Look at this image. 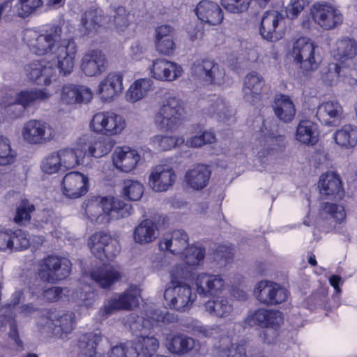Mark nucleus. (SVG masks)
Returning <instances> with one entry per match:
<instances>
[{
    "mask_svg": "<svg viewBox=\"0 0 357 357\" xmlns=\"http://www.w3.org/2000/svg\"><path fill=\"white\" fill-rule=\"evenodd\" d=\"M29 238L24 231L22 229L12 230L10 250H25L29 247Z\"/></svg>",
    "mask_w": 357,
    "mask_h": 357,
    "instance_id": "53",
    "label": "nucleus"
},
{
    "mask_svg": "<svg viewBox=\"0 0 357 357\" xmlns=\"http://www.w3.org/2000/svg\"><path fill=\"white\" fill-rule=\"evenodd\" d=\"M101 335L96 333H88L80 338L79 347L86 357H105V355L96 350V346L102 340Z\"/></svg>",
    "mask_w": 357,
    "mask_h": 357,
    "instance_id": "45",
    "label": "nucleus"
},
{
    "mask_svg": "<svg viewBox=\"0 0 357 357\" xmlns=\"http://www.w3.org/2000/svg\"><path fill=\"white\" fill-rule=\"evenodd\" d=\"M181 255L183 256V260L188 265L198 266L204 258L205 250L199 247L189 246Z\"/></svg>",
    "mask_w": 357,
    "mask_h": 357,
    "instance_id": "52",
    "label": "nucleus"
},
{
    "mask_svg": "<svg viewBox=\"0 0 357 357\" xmlns=\"http://www.w3.org/2000/svg\"><path fill=\"white\" fill-rule=\"evenodd\" d=\"M139 296V289L135 286H131L124 292L115 294L107 300L100 312L102 315L108 316L115 310H132L138 305Z\"/></svg>",
    "mask_w": 357,
    "mask_h": 357,
    "instance_id": "12",
    "label": "nucleus"
},
{
    "mask_svg": "<svg viewBox=\"0 0 357 357\" xmlns=\"http://www.w3.org/2000/svg\"><path fill=\"white\" fill-rule=\"evenodd\" d=\"M311 14L316 24L326 30H330L343 22L342 13L328 3H315L311 8Z\"/></svg>",
    "mask_w": 357,
    "mask_h": 357,
    "instance_id": "15",
    "label": "nucleus"
},
{
    "mask_svg": "<svg viewBox=\"0 0 357 357\" xmlns=\"http://www.w3.org/2000/svg\"><path fill=\"white\" fill-rule=\"evenodd\" d=\"M134 347L137 348L138 356L151 357L159 347V341L153 336H140Z\"/></svg>",
    "mask_w": 357,
    "mask_h": 357,
    "instance_id": "46",
    "label": "nucleus"
},
{
    "mask_svg": "<svg viewBox=\"0 0 357 357\" xmlns=\"http://www.w3.org/2000/svg\"><path fill=\"white\" fill-rule=\"evenodd\" d=\"M153 82L149 78H140L131 84L126 93V99L135 103L144 98L151 90Z\"/></svg>",
    "mask_w": 357,
    "mask_h": 357,
    "instance_id": "42",
    "label": "nucleus"
},
{
    "mask_svg": "<svg viewBox=\"0 0 357 357\" xmlns=\"http://www.w3.org/2000/svg\"><path fill=\"white\" fill-rule=\"evenodd\" d=\"M254 293L258 301L267 305L282 303L287 300L288 296L286 289L269 281L258 282Z\"/></svg>",
    "mask_w": 357,
    "mask_h": 357,
    "instance_id": "16",
    "label": "nucleus"
},
{
    "mask_svg": "<svg viewBox=\"0 0 357 357\" xmlns=\"http://www.w3.org/2000/svg\"><path fill=\"white\" fill-rule=\"evenodd\" d=\"M208 113L220 121H227L233 116L232 109L221 99H217L209 105Z\"/></svg>",
    "mask_w": 357,
    "mask_h": 357,
    "instance_id": "47",
    "label": "nucleus"
},
{
    "mask_svg": "<svg viewBox=\"0 0 357 357\" xmlns=\"http://www.w3.org/2000/svg\"><path fill=\"white\" fill-rule=\"evenodd\" d=\"M252 0H222V4L228 11L240 13L246 11Z\"/></svg>",
    "mask_w": 357,
    "mask_h": 357,
    "instance_id": "57",
    "label": "nucleus"
},
{
    "mask_svg": "<svg viewBox=\"0 0 357 357\" xmlns=\"http://www.w3.org/2000/svg\"><path fill=\"white\" fill-rule=\"evenodd\" d=\"M42 0H18L11 14L20 17H26L43 5Z\"/></svg>",
    "mask_w": 357,
    "mask_h": 357,
    "instance_id": "49",
    "label": "nucleus"
},
{
    "mask_svg": "<svg viewBox=\"0 0 357 357\" xmlns=\"http://www.w3.org/2000/svg\"><path fill=\"white\" fill-rule=\"evenodd\" d=\"M333 138L340 146L354 147L357 145V127L351 124L344 125L335 132Z\"/></svg>",
    "mask_w": 357,
    "mask_h": 357,
    "instance_id": "43",
    "label": "nucleus"
},
{
    "mask_svg": "<svg viewBox=\"0 0 357 357\" xmlns=\"http://www.w3.org/2000/svg\"><path fill=\"white\" fill-rule=\"evenodd\" d=\"M68 23L54 25L45 33H39L33 30H26L24 39L30 50L36 54H51L56 61L59 73L67 76L74 70L78 47L72 38H63L70 33Z\"/></svg>",
    "mask_w": 357,
    "mask_h": 357,
    "instance_id": "1",
    "label": "nucleus"
},
{
    "mask_svg": "<svg viewBox=\"0 0 357 357\" xmlns=\"http://www.w3.org/2000/svg\"><path fill=\"white\" fill-rule=\"evenodd\" d=\"M185 109L181 101L174 96L167 98L155 116V123L161 130L172 131L181 123Z\"/></svg>",
    "mask_w": 357,
    "mask_h": 357,
    "instance_id": "5",
    "label": "nucleus"
},
{
    "mask_svg": "<svg viewBox=\"0 0 357 357\" xmlns=\"http://www.w3.org/2000/svg\"><path fill=\"white\" fill-rule=\"evenodd\" d=\"M188 234L183 229L174 230L166 235L159 243L161 250H168L174 255H181L189 246Z\"/></svg>",
    "mask_w": 357,
    "mask_h": 357,
    "instance_id": "27",
    "label": "nucleus"
},
{
    "mask_svg": "<svg viewBox=\"0 0 357 357\" xmlns=\"http://www.w3.org/2000/svg\"><path fill=\"white\" fill-rule=\"evenodd\" d=\"M205 309L213 317L226 319L231 315L234 307L227 297L217 296L205 303Z\"/></svg>",
    "mask_w": 357,
    "mask_h": 357,
    "instance_id": "36",
    "label": "nucleus"
},
{
    "mask_svg": "<svg viewBox=\"0 0 357 357\" xmlns=\"http://www.w3.org/2000/svg\"><path fill=\"white\" fill-rule=\"evenodd\" d=\"M265 85V80L261 75L256 71L248 73L243 81L242 93L243 99L253 103L259 99L260 94Z\"/></svg>",
    "mask_w": 357,
    "mask_h": 357,
    "instance_id": "26",
    "label": "nucleus"
},
{
    "mask_svg": "<svg viewBox=\"0 0 357 357\" xmlns=\"http://www.w3.org/2000/svg\"><path fill=\"white\" fill-rule=\"evenodd\" d=\"M90 276L98 285L106 289L120 280L123 273L119 266L108 265L92 271Z\"/></svg>",
    "mask_w": 357,
    "mask_h": 357,
    "instance_id": "29",
    "label": "nucleus"
},
{
    "mask_svg": "<svg viewBox=\"0 0 357 357\" xmlns=\"http://www.w3.org/2000/svg\"><path fill=\"white\" fill-rule=\"evenodd\" d=\"M272 107L277 118L284 123H290L296 115V108L292 100L286 95L276 96Z\"/></svg>",
    "mask_w": 357,
    "mask_h": 357,
    "instance_id": "33",
    "label": "nucleus"
},
{
    "mask_svg": "<svg viewBox=\"0 0 357 357\" xmlns=\"http://www.w3.org/2000/svg\"><path fill=\"white\" fill-rule=\"evenodd\" d=\"M285 20L282 13L275 10L265 12L261 20L259 33L267 41L276 42L284 35Z\"/></svg>",
    "mask_w": 357,
    "mask_h": 357,
    "instance_id": "9",
    "label": "nucleus"
},
{
    "mask_svg": "<svg viewBox=\"0 0 357 357\" xmlns=\"http://www.w3.org/2000/svg\"><path fill=\"white\" fill-rule=\"evenodd\" d=\"M318 188L321 195L333 196L340 192L341 181L337 174L328 172L320 176Z\"/></svg>",
    "mask_w": 357,
    "mask_h": 357,
    "instance_id": "44",
    "label": "nucleus"
},
{
    "mask_svg": "<svg viewBox=\"0 0 357 357\" xmlns=\"http://www.w3.org/2000/svg\"><path fill=\"white\" fill-rule=\"evenodd\" d=\"M291 56L307 72L317 70L321 62L318 46L307 37L299 38L294 43Z\"/></svg>",
    "mask_w": 357,
    "mask_h": 357,
    "instance_id": "4",
    "label": "nucleus"
},
{
    "mask_svg": "<svg viewBox=\"0 0 357 357\" xmlns=\"http://www.w3.org/2000/svg\"><path fill=\"white\" fill-rule=\"evenodd\" d=\"M176 178L172 168L166 165H158L149 175V185L155 192H165L173 186Z\"/></svg>",
    "mask_w": 357,
    "mask_h": 357,
    "instance_id": "21",
    "label": "nucleus"
},
{
    "mask_svg": "<svg viewBox=\"0 0 357 357\" xmlns=\"http://www.w3.org/2000/svg\"><path fill=\"white\" fill-rule=\"evenodd\" d=\"M311 0H291L288 8L287 15L291 18H294L307 6Z\"/></svg>",
    "mask_w": 357,
    "mask_h": 357,
    "instance_id": "64",
    "label": "nucleus"
},
{
    "mask_svg": "<svg viewBox=\"0 0 357 357\" xmlns=\"http://www.w3.org/2000/svg\"><path fill=\"white\" fill-rule=\"evenodd\" d=\"M55 136V130L48 123L41 120H30L24 123L22 137L27 143L41 144L51 141Z\"/></svg>",
    "mask_w": 357,
    "mask_h": 357,
    "instance_id": "11",
    "label": "nucleus"
},
{
    "mask_svg": "<svg viewBox=\"0 0 357 357\" xmlns=\"http://www.w3.org/2000/svg\"><path fill=\"white\" fill-rule=\"evenodd\" d=\"M316 116L322 124L336 126L344 119V110L337 101L329 100L319 105Z\"/></svg>",
    "mask_w": 357,
    "mask_h": 357,
    "instance_id": "23",
    "label": "nucleus"
},
{
    "mask_svg": "<svg viewBox=\"0 0 357 357\" xmlns=\"http://www.w3.org/2000/svg\"><path fill=\"white\" fill-rule=\"evenodd\" d=\"M156 50L163 55L169 56L175 50L176 45L173 38L155 41Z\"/></svg>",
    "mask_w": 357,
    "mask_h": 357,
    "instance_id": "63",
    "label": "nucleus"
},
{
    "mask_svg": "<svg viewBox=\"0 0 357 357\" xmlns=\"http://www.w3.org/2000/svg\"><path fill=\"white\" fill-rule=\"evenodd\" d=\"M35 210L34 206L27 201H22L17 209L14 220L16 223L23 225L31 219V213Z\"/></svg>",
    "mask_w": 357,
    "mask_h": 357,
    "instance_id": "56",
    "label": "nucleus"
},
{
    "mask_svg": "<svg viewBox=\"0 0 357 357\" xmlns=\"http://www.w3.org/2000/svg\"><path fill=\"white\" fill-rule=\"evenodd\" d=\"M80 146L84 147L85 155H89L100 158L107 155L114 146V142L112 139L99 137L93 141L86 143L82 139L79 140Z\"/></svg>",
    "mask_w": 357,
    "mask_h": 357,
    "instance_id": "35",
    "label": "nucleus"
},
{
    "mask_svg": "<svg viewBox=\"0 0 357 357\" xmlns=\"http://www.w3.org/2000/svg\"><path fill=\"white\" fill-rule=\"evenodd\" d=\"M192 75L205 84L221 85L225 80V71L213 61H195L191 68Z\"/></svg>",
    "mask_w": 357,
    "mask_h": 357,
    "instance_id": "8",
    "label": "nucleus"
},
{
    "mask_svg": "<svg viewBox=\"0 0 357 357\" xmlns=\"http://www.w3.org/2000/svg\"><path fill=\"white\" fill-rule=\"evenodd\" d=\"M140 160L138 152L128 146L117 147L112 154L114 165L124 172H132Z\"/></svg>",
    "mask_w": 357,
    "mask_h": 357,
    "instance_id": "25",
    "label": "nucleus"
},
{
    "mask_svg": "<svg viewBox=\"0 0 357 357\" xmlns=\"http://www.w3.org/2000/svg\"><path fill=\"white\" fill-rule=\"evenodd\" d=\"M75 323V314L73 312L61 314L56 312H47L40 320L41 326L52 330L62 339L73 331Z\"/></svg>",
    "mask_w": 357,
    "mask_h": 357,
    "instance_id": "13",
    "label": "nucleus"
},
{
    "mask_svg": "<svg viewBox=\"0 0 357 357\" xmlns=\"http://www.w3.org/2000/svg\"><path fill=\"white\" fill-rule=\"evenodd\" d=\"M184 142L183 138H176L173 136L156 135L151 139V143L155 149L159 151H167Z\"/></svg>",
    "mask_w": 357,
    "mask_h": 357,
    "instance_id": "48",
    "label": "nucleus"
},
{
    "mask_svg": "<svg viewBox=\"0 0 357 357\" xmlns=\"http://www.w3.org/2000/svg\"><path fill=\"white\" fill-rule=\"evenodd\" d=\"M215 347L220 357H248L247 344L233 343L228 336L222 337Z\"/></svg>",
    "mask_w": 357,
    "mask_h": 357,
    "instance_id": "34",
    "label": "nucleus"
},
{
    "mask_svg": "<svg viewBox=\"0 0 357 357\" xmlns=\"http://www.w3.org/2000/svg\"><path fill=\"white\" fill-rule=\"evenodd\" d=\"M178 270V267H176L171 271L172 280L165 290L164 298L171 308L185 311L191 307L197 296L192 293L190 285L176 280L183 276L181 271Z\"/></svg>",
    "mask_w": 357,
    "mask_h": 357,
    "instance_id": "3",
    "label": "nucleus"
},
{
    "mask_svg": "<svg viewBox=\"0 0 357 357\" xmlns=\"http://www.w3.org/2000/svg\"><path fill=\"white\" fill-rule=\"evenodd\" d=\"M56 61L36 60L25 66L26 77L38 85H50L56 77Z\"/></svg>",
    "mask_w": 357,
    "mask_h": 357,
    "instance_id": "14",
    "label": "nucleus"
},
{
    "mask_svg": "<svg viewBox=\"0 0 357 357\" xmlns=\"http://www.w3.org/2000/svg\"><path fill=\"white\" fill-rule=\"evenodd\" d=\"M108 66L105 53L99 49H91L85 52L81 59L80 68L88 77H97L104 73Z\"/></svg>",
    "mask_w": 357,
    "mask_h": 357,
    "instance_id": "19",
    "label": "nucleus"
},
{
    "mask_svg": "<svg viewBox=\"0 0 357 357\" xmlns=\"http://www.w3.org/2000/svg\"><path fill=\"white\" fill-rule=\"evenodd\" d=\"M107 17L102 15L98 10L86 12L82 17L80 31L83 35L95 33L100 26H109Z\"/></svg>",
    "mask_w": 357,
    "mask_h": 357,
    "instance_id": "37",
    "label": "nucleus"
},
{
    "mask_svg": "<svg viewBox=\"0 0 357 357\" xmlns=\"http://www.w3.org/2000/svg\"><path fill=\"white\" fill-rule=\"evenodd\" d=\"M138 354L137 348L134 347V343L127 342L112 347L110 357H137Z\"/></svg>",
    "mask_w": 357,
    "mask_h": 357,
    "instance_id": "55",
    "label": "nucleus"
},
{
    "mask_svg": "<svg viewBox=\"0 0 357 357\" xmlns=\"http://www.w3.org/2000/svg\"><path fill=\"white\" fill-rule=\"evenodd\" d=\"M84 147L80 146L79 142L73 148H64L56 151L61 169L75 168L84 162Z\"/></svg>",
    "mask_w": 357,
    "mask_h": 357,
    "instance_id": "32",
    "label": "nucleus"
},
{
    "mask_svg": "<svg viewBox=\"0 0 357 357\" xmlns=\"http://www.w3.org/2000/svg\"><path fill=\"white\" fill-rule=\"evenodd\" d=\"M89 178L79 172H70L65 174L61 181L63 195L70 199L84 196L89 190Z\"/></svg>",
    "mask_w": 357,
    "mask_h": 357,
    "instance_id": "17",
    "label": "nucleus"
},
{
    "mask_svg": "<svg viewBox=\"0 0 357 357\" xmlns=\"http://www.w3.org/2000/svg\"><path fill=\"white\" fill-rule=\"evenodd\" d=\"M16 151L11 147L9 139L0 137V165H8L13 163L16 158Z\"/></svg>",
    "mask_w": 357,
    "mask_h": 357,
    "instance_id": "51",
    "label": "nucleus"
},
{
    "mask_svg": "<svg viewBox=\"0 0 357 357\" xmlns=\"http://www.w3.org/2000/svg\"><path fill=\"white\" fill-rule=\"evenodd\" d=\"M267 315L265 316V322L263 328L272 327L279 328L283 322L282 313L276 310L266 309Z\"/></svg>",
    "mask_w": 357,
    "mask_h": 357,
    "instance_id": "59",
    "label": "nucleus"
},
{
    "mask_svg": "<svg viewBox=\"0 0 357 357\" xmlns=\"http://www.w3.org/2000/svg\"><path fill=\"white\" fill-rule=\"evenodd\" d=\"M266 315H267V313L265 308L250 310L245 318V322L251 326H259L263 328L266 323L265 322Z\"/></svg>",
    "mask_w": 357,
    "mask_h": 357,
    "instance_id": "58",
    "label": "nucleus"
},
{
    "mask_svg": "<svg viewBox=\"0 0 357 357\" xmlns=\"http://www.w3.org/2000/svg\"><path fill=\"white\" fill-rule=\"evenodd\" d=\"M111 26L113 23L115 27L119 31L123 30L125 27L128 25V15L126 13V10L123 7L117 8L116 15L114 16L113 21L111 22L109 19H107Z\"/></svg>",
    "mask_w": 357,
    "mask_h": 357,
    "instance_id": "61",
    "label": "nucleus"
},
{
    "mask_svg": "<svg viewBox=\"0 0 357 357\" xmlns=\"http://www.w3.org/2000/svg\"><path fill=\"white\" fill-rule=\"evenodd\" d=\"M357 55V43L349 38L337 40L333 50V56L337 61L344 63Z\"/></svg>",
    "mask_w": 357,
    "mask_h": 357,
    "instance_id": "38",
    "label": "nucleus"
},
{
    "mask_svg": "<svg viewBox=\"0 0 357 357\" xmlns=\"http://www.w3.org/2000/svg\"><path fill=\"white\" fill-rule=\"evenodd\" d=\"M183 74L182 67L167 59H155L151 68V77L162 82H172Z\"/></svg>",
    "mask_w": 357,
    "mask_h": 357,
    "instance_id": "22",
    "label": "nucleus"
},
{
    "mask_svg": "<svg viewBox=\"0 0 357 357\" xmlns=\"http://www.w3.org/2000/svg\"><path fill=\"white\" fill-rule=\"evenodd\" d=\"M211 171L204 165H197L188 169L185 174V181L194 190H201L208 184Z\"/></svg>",
    "mask_w": 357,
    "mask_h": 357,
    "instance_id": "30",
    "label": "nucleus"
},
{
    "mask_svg": "<svg viewBox=\"0 0 357 357\" xmlns=\"http://www.w3.org/2000/svg\"><path fill=\"white\" fill-rule=\"evenodd\" d=\"M91 131L105 136L121 135L126 128L124 117L115 112H99L95 114L89 123Z\"/></svg>",
    "mask_w": 357,
    "mask_h": 357,
    "instance_id": "6",
    "label": "nucleus"
},
{
    "mask_svg": "<svg viewBox=\"0 0 357 357\" xmlns=\"http://www.w3.org/2000/svg\"><path fill=\"white\" fill-rule=\"evenodd\" d=\"M158 236V227L151 220L142 221L134 229L133 238L135 243L146 244L153 241Z\"/></svg>",
    "mask_w": 357,
    "mask_h": 357,
    "instance_id": "40",
    "label": "nucleus"
},
{
    "mask_svg": "<svg viewBox=\"0 0 357 357\" xmlns=\"http://www.w3.org/2000/svg\"><path fill=\"white\" fill-rule=\"evenodd\" d=\"M88 245L92 254L102 261L112 259L119 253L121 248L118 241L105 232L93 234L89 238Z\"/></svg>",
    "mask_w": 357,
    "mask_h": 357,
    "instance_id": "10",
    "label": "nucleus"
},
{
    "mask_svg": "<svg viewBox=\"0 0 357 357\" xmlns=\"http://www.w3.org/2000/svg\"><path fill=\"white\" fill-rule=\"evenodd\" d=\"M83 207L87 218L98 224H105L110 220L127 217L132 209L130 205L120 199L100 196L87 199Z\"/></svg>",
    "mask_w": 357,
    "mask_h": 357,
    "instance_id": "2",
    "label": "nucleus"
},
{
    "mask_svg": "<svg viewBox=\"0 0 357 357\" xmlns=\"http://www.w3.org/2000/svg\"><path fill=\"white\" fill-rule=\"evenodd\" d=\"M225 284V280L220 275L202 273L195 279L197 291L204 296H215L222 292Z\"/></svg>",
    "mask_w": 357,
    "mask_h": 357,
    "instance_id": "24",
    "label": "nucleus"
},
{
    "mask_svg": "<svg viewBox=\"0 0 357 357\" xmlns=\"http://www.w3.org/2000/svg\"><path fill=\"white\" fill-rule=\"evenodd\" d=\"M121 192L128 199L137 201L144 194V186L138 181L127 179L123 181Z\"/></svg>",
    "mask_w": 357,
    "mask_h": 357,
    "instance_id": "50",
    "label": "nucleus"
},
{
    "mask_svg": "<svg viewBox=\"0 0 357 357\" xmlns=\"http://www.w3.org/2000/svg\"><path fill=\"white\" fill-rule=\"evenodd\" d=\"M51 94L47 90L34 89L24 90L17 93L14 98L6 101V104L10 105L13 104H20L24 107L36 101H45L48 100Z\"/></svg>",
    "mask_w": 357,
    "mask_h": 357,
    "instance_id": "39",
    "label": "nucleus"
},
{
    "mask_svg": "<svg viewBox=\"0 0 357 357\" xmlns=\"http://www.w3.org/2000/svg\"><path fill=\"white\" fill-rule=\"evenodd\" d=\"M71 266L70 261L66 257L48 256L41 261L38 275L44 281L54 282L67 278L70 273Z\"/></svg>",
    "mask_w": 357,
    "mask_h": 357,
    "instance_id": "7",
    "label": "nucleus"
},
{
    "mask_svg": "<svg viewBox=\"0 0 357 357\" xmlns=\"http://www.w3.org/2000/svg\"><path fill=\"white\" fill-rule=\"evenodd\" d=\"M197 17L203 22L209 25H218L223 20L222 9L213 1L203 0L196 7Z\"/></svg>",
    "mask_w": 357,
    "mask_h": 357,
    "instance_id": "28",
    "label": "nucleus"
},
{
    "mask_svg": "<svg viewBox=\"0 0 357 357\" xmlns=\"http://www.w3.org/2000/svg\"><path fill=\"white\" fill-rule=\"evenodd\" d=\"M198 343L192 337L181 333L170 334L166 340V347L172 354H185L198 348Z\"/></svg>",
    "mask_w": 357,
    "mask_h": 357,
    "instance_id": "31",
    "label": "nucleus"
},
{
    "mask_svg": "<svg viewBox=\"0 0 357 357\" xmlns=\"http://www.w3.org/2000/svg\"><path fill=\"white\" fill-rule=\"evenodd\" d=\"M123 76L120 72H110L99 82L96 89L101 101L109 102L116 98L123 91Z\"/></svg>",
    "mask_w": 357,
    "mask_h": 357,
    "instance_id": "18",
    "label": "nucleus"
},
{
    "mask_svg": "<svg viewBox=\"0 0 357 357\" xmlns=\"http://www.w3.org/2000/svg\"><path fill=\"white\" fill-rule=\"evenodd\" d=\"M295 137L299 142L313 145L318 140V128L317 124L310 120L301 121L295 133Z\"/></svg>",
    "mask_w": 357,
    "mask_h": 357,
    "instance_id": "41",
    "label": "nucleus"
},
{
    "mask_svg": "<svg viewBox=\"0 0 357 357\" xmlns=\"http://www.w3.org/2000/svg\"><path fill=\"white\" fill-rule=\"evenodd\" d=\"M59 101L63 105L89 103L93 98L91 90L83 85L64 84L58 91Z\"/></svg>",
    "mask_w": 357,
    "mask_h": 357,
    "instance_id": "20",
    "label": "nucleus"
},
{
    "mask_svg": "<svg viewBox=\"0 0 357 357\" xmlns=\"http://www.w3.org/2000/svg\"><path fill=\"white\" fill-rule=\"evenodd\" d=\"M58 155L53 152L45 156L41 161L40 167L43 172L52 174L62 169Z\"/></svg>",
    "mask_w": 357,
    "mask_h": 357,
    "instance_id": "54",
    "label": "nucleus"
},
{
    "mask_svg": "<svg viewBox=\"0 0 357 357\" xmlns=\"http://www.w3.org/2000/svg\"><path fill=\"white\" fill-rule=\"evenodd\" d=\"M341 68L337 63H331L328 66L326 71L323 73L322 79L326 84H333L340 75Z\"/></svg>",
    "mask_w": 357,
    "mask_h": 357,
    "instance_id": "62",
    "label": "nucleus"
},
{
    "mask_svg": "<svg viewBox=\"0 0 357 357\" xmlns=\"http://www.w3.org/2000/svg\"><path fill=\"white\" fill-rule=\"evenodd\" d=\"M322 208L325 213L330 214L332 218L338 222H341L346 217L344 208L341 205L324 203L322 205Z\"/></svg>",
    "mask_w": 357,
    "mask_h": 357,
    "instance_id": "60",
    "label": "nucleus"
}]
</instances>
